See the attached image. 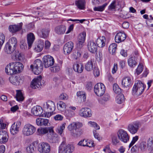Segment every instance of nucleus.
Masks as SVG:
<instances>
[{
	"mask_svg": "<svg viewBox=\"0 0 153 153\" xmlns=\"http://www.w3.org/2000/svg\"><path fill=\"white\" fill-rule=\"evenodd\" d=\"M23 69V65L19 62H11L7 65L5 68L6 73L9 75L20 73Z\"/></svg>",
	"mask_w": 153,
	"mask_h": 153,
	"instance_id": "obj_1",
	"label": "nucleus"
},
{
	"mask_svg": "<svg viewBox=\"0 0 153 153\" xmlns=\"http://www.w3.org/2000/svg\"><path fill=\"white\" fill-rule=\"evenodd\" d=\"M145 88L144 83L140 80H137L133 87L132 94L135 97H138L143 93Z\"/></svg>",
	"mask_w": 153,
	"mask_h": 153,
	"instance_id": "obj_2",
	"label": "nucleus"
},
{
	"mask_svg": "<svg viewBox=\"0 0 153 153\" xmlns=\"http://www.w3.org/2000/svg\"><path fill=\"white\" fill-rule=\"evenodd\" d=\"M74 147L72 145H66L65 141H63L59 148V153H72L74 150Z\"/></svg>",
	"mask_w": 153,
	"mask_h": 153,
	"instance_id": "obj_3",
	"label": "nucleus"
},
{
	"mask_svg": "<svg viewBox=\"0 0 153 153\" xmlns=\"http://www.w3.org/2000/svg\"><path fill=\"white\" fill-rule=\"evenodd\" d=\"M36 131V128L32 125L29 123L26 124L24 125L22 132L24 136H29L32 135Z\"/></svg>",
	"mask_w": 153,
	"mask_h": 153,
	"instance_id": "obj_4",
	"label": "nucleus"
},
{
	"mask_svg": "<svg viewBox=\"0 0 153 153\" xmlns=\"http://www.w3.org/2000/svg\"><path fill=\"white\" fill-rule=\"evenodd\" d=\"M43 65L42 62L39 59L35 60L33 65H31L30 68L33 70L36 75L39 74L42 70Z\"/></svg>",
	"mask_w": 153,
	"mask_h": 153,
	"instance_id": "obj_5",
	"label": "nucleus"
},
{
	"mask_svg": "<svg viewBox=\"0 0 153 153\" xmlns=\"http://www.w3.org/2000/svg\"><path fill=\"white\" fill-rule=\"evenodd\" d=\"M117 134L119 139L123 142L126 143L129 141V135L127 131L123 129H119L117 132Z\"/></svg>",
	"mask_w": 153,
	"mask_h": 153,
	"instance_id": "obj_6",
	"label": "nucleus"
},
{
	"mask_svg": "<svg viewBox=\"0 0 153 153\" xmlns=\"http://www.w3.org/2000/svg\"><path fill=\"white\" fill-rule=\"evenodd\" d=\"M140 126V125L139 121H135L129 124L127 129L131 134H134L137 133Z\"/></svg>",
	"mask_w": 153,
	"mask_h": 153,
	"instance_id": "obj_7",
	"label": "nucleus"
},
{
	"mask_svg": "<svg viewBox=\"0 0 153 153\" xmlns=\"http://www.w3.org/2000/svg\"><path fill=\"white\" fill-rule=\"evenodd\" d=\"M37 149L41 153H48L50 151L51 148L48 143L43 142L38 143Z\"/></svg>",
	"mask_w": 153,
	"mask_h": 153,
	"instance_id": "obj_8",
	"label": "nucleus"
},
{
	"mask_svg": "<svg viewBox=\"0 0 153 153\" xmlns=\"http://www.w3.org/2000/svg\"><path fill=\"white\" fill-rule=\"evenodd\" d=\"M43 64L45 68H48L53 65L54 63L53 58L50 55L44 56L43 58Z\"/></svg>",
	"mask_w": 153,
	"mask_h": 153,
	"instance_id": "obj_9",
	"label": "nucleus"
},
{
	"mask_svg": "<svg viewBox=\"0 0 153 153\" xmlns=\"http://www.w3.org/2000/svg\"><path fill=\"white\" fill-rule=\"evenodd\" d=\"M79 114L85 118L89 117L92 115L91 111L89 108H82L79 110Z\"/></svg>",
	"mask_w": 153,
	"mask_h": 153,
	"instance_id": "obj_10",
	"label": "nucleus"
},
{
	"mask_svg": "<svg viewBox=\"0 0 153 153\" xmlns=\"http://www.w3.org/2000/svg\"><path fill=\"white\" fill-rule=\"evenodd\" d=\"M43 107L44 109H46L48 111L52 113L54 111L56 108L54 102L51 100L48 101L44 103Z\"/></svg>",
	"mask_w": 153,
	"mask_h": 153,
	"instance_id": "obj_11",
	"label": "nucleus"
},
{
	"mask_svg": "<svg viewBox=\"0 0 153 153\" xmlns=\"http://www.w3.org/2000/svg\"><path fill=\"white\" fill-rule=\"evenodd\" d=\"M86 37V33L83 31L79 35L78 37V43L76 44L78 48H82L83 45Z\"/></svg>",
	"mask_w": 153,
	"mask_h": 153,
	"instance_id": "obj_12",
	"label": "nucleus"
},
{
	"mask_svg": "<svg viewBox=\"0 0 153 153\" xmlns=\"http://www.w3.org/2000/svg\"><path fill=\"white\" fill-rule=\"evenodd\" d=\"M50 31V29L48 28L39 29L37 30V33L40 37L46 38L48 36Z\"/></svg>",
	"mask_w": 153,
	"mask_h": 153,
	"instance_id": "obj_13",
	"label": "nucleus"
},
{
	"mask_svg": "<svg viewBox=\"0 0 153 153\" xmlns=\"http://www.w3.org/2000/svg\"><path fill=\"white\" fill-rule=\"evenodd\" d=\"M21 122L19 121L14 122L11 126L10 129L11 134L13 135L17 134L19 131V128L21 126Z\"/></svg>",
	"mask_w": 153,
	"mask_h": 153,
	"instance_id": "obj_14",
	"label": "nucleus"
},
{
	"mask_svg": "<svg viewBox=\"0 0 153 153\" xmlns=\"http://www.w3.org/2000/svg\"><path fill=\"white\" fill-rule=\"evenodd\" d=\"M52 134L53 132V130L52 127H50L44 128H38L37 130V133L38 135L40 136L48 133Z\"/></svg>",
	"mask_w": 153,
	"mask_h": 153,
	"instance_id": "obj_15",
	"label": "nucleus"
},
{
	"mask_svg": "<svg viewBox=\"0 0 153 153\" xmlns=\"http://www.w3.org/2000/svg\"><path fill=\"white\" fill-rule=\"evenodd\" d=\"M43 111L42 108L41 106L36 105L32 108L31 110V113L35 116L42 117Z\"/></svg>",
	"mask_w": 153,
	"mask_h": 153,
	"instance_id": "obj_16",
	"label": "nucleus"
},
{
	"mask_svg": "<svg viewBox=\"0 0 153 153\" xmlns=\"http://www.w3.org/2000/svg\"><path fill=\"white\" fill-rule=\"evenodd\" d=\"M74 48V43L71 42H69L64 45L63 48L64 53L65 55L69 54Z\"/></svg>",
	"mask_w": 153,
	"mask_h": 153,
	"instance_id": "obj_17",
	"label": "nucleus"
},
{
	"mask_svg": "<svg viewBox=\"0 0 153 153\" xmlns=\"http://www.w3.org/2000/svg\"><path fill=\"white\" fill-rule=\"evenodd\" d=\"M105 91V85L102 83H98L96 84V95L99 96H102Z\"/></svg>",
	"mask_w": 153,
	"mask_h": 153,
	"instance_id": "obj_18",
	"label": "nucleus"
},
{
	"mask_svg": "<svg viewBox=\"0 0 153 153\" xmlns=\"http://www.w3.org/2000/svg\"><path fill=\"white\" fill-rule=\"evenodd\" d=\"M9 80L11 83L15 85H19L22 82L21 78L17 76L10 77Z\"/></svg>",
	"mask_w": 153,
	"mask_h": 153,
	"instance_id": "obj_19",
	"label": "nucleus"
},
{
	"mask_svg": "<svg viewBox=\"0 0 153 153\" xmlns=\"http://www.w3.org/2000/svg\"><path fill=\"white\" fill-rule=\"evenodd\" d=\"M42 76H39L36 78H34L32 81L30 86L33 88L36 89L39 88L41 85Z\"/></svg>",
	"mask_w": 153,
	"mask_h": 153,
	"instance_id": "obj_20",
	"label": "nucleus"
},
{
	"mask_svg": "<svg viewBox=\"0 0 153 153\" xmlns=\"http://www.w3.org/2000/svg\"><path fill=\"white\" fill-rule=\"evenodd\" d=\"M9 138L7 132L6 131H0V143H4L7 142Z\"/></svg>",
	"mask_w": 153,
	"mask_h": 153,
	"instance_id": "obj_21",
	"label": "nucleus"
},
{
	"mask_svg": "<svg viewBox=\"0 0 153 153\" xmlns=\"http://www.w3.org/2000/svg\"><path fill=\"white\" fill-rule=\"evenodd\" d=\"M66 30V27L65 25H62L56 27L54 29L56 33L59 35L64 34Z\"/></svg>",
	"mask_w": 153,
	"mask_h": 153,
	"instance_id": "obj_22",
	"label": "nucleus"
},
{
	"mask_svg": "<svg viewBox=\"0 0 153 153\" xmlns=\"http://www.w3.org/2000/svg\"><path fill=\"white\" fill-rule=\"evenodd\" d=\"M126 37L125 34L121 31L118 33L115 36V40L116 42L119 43L124 41Z\"/></svg>",
	"mask_w": 153,
	"mask_h": 153,
	"instance_id": "obj_23",
	"label": "nucleus"
},
{
	"mask_svg": "<svg viewBox=\"0 0 153 153\" xmlns=\"http://www.w3.org/2000/svg\"><path fill=\"white\" fill-rule=\"evenodd\" d=\"M38 141H34L27 146L26 148L27 152L29 153H33L36 148H38Z\"/></svg>",
	"mask_w": 153,
	"mask_h": 153,
	"instance_id": "obj_24",
	"label": "nucleus"
},
{
	"mask_svg": "<svg viewBox=\"0 0 153 153\" xmlns=\"http://www.w3.org/2000/svg\"><path fill=\"white\" fill-rule=\"evenodd\" d=\"M94 144L93 142L89 140L84 139L79 141L78 145L83 146H86L89 147H92Z\"/></svg>",
	"mask_w": 153,
	"mask_h": 153,
	"instance_id": "obj_25",
	"label": "nucleus"
},
{
	"mask_svg": "<svg viewBox=\"0 0 153 153\" xmlns=\"http://www.w3.org/2000/svg\"><path fill=\"white\" fill-rule=\"evenodd\" d=\"M35 39V36L33 33H30L27 34V40L29 48H30L32 46Z\"/></svg>",
	"mask_w": 153,
	"mask_h": 153,
	"instance_id": "obj_26",
	"label": "nucleus"
},
{
	"mask_svg": "<svg viewBox=\"0 0 153 153\" xmlns=\"http://www.w3.org/2000/svg\"><path fill=\"white\" fill-rule=\"evenodd\" d=\"M73 68L74 71L78 73H82L83 69L82 64L77 62L74 64Z\"/></svg>",
	"mask_w": 153,
	"mask_h": 153,
	"instance_id": "obj_27",
	"label": "nucleus"
},
{
	"mask_svg": "<svg viewBox=\"0 0 153 153\" xmlns=\"http://www.w3.org/2000/svg\"><path fill=\"white\" fill-rule=\"evenodd\" d=\"M122 83L123 86L127 88L128 87L131 85L132 84V82L130 77H126L123 79Z\"/></svg>",
	"mask_w": 153,
	"mask_h": 153,
	"instance_id": "obj_28",
	"label": "nucleus"
},
{
	"mask_svg": "<svg viewBox=\"0 0 153 153\" xmlns=\"http://www.w3.org/2000/svg\"><path fill=\"white\" fill-rule=\"evenodd\" d=\"M22 24H19L18 25H11L9 27V30L10 32L12 33L16 32L22 29Z\"/></svg>",
	"mask_w": 153,
	"mask_h": 153,
	"instance_id": "obj_29",
	"label": "nucleus"
},
{
	"mask_svg": "<svg viewBox=\"0 0 153 153\" xmlns=\"http://www.w3.org/2000/svg\"><path fill=\"white\" fill-rule=\"evenodd\" d=\"M134 146H136L138 152H143L146 150V143L145 142H142L141 143L138 142Z\"/></svg>",
	"mask_w": 153,
	"mask_h": 153,
	"instance_id": "obj_30",
	"label": "nucleus"
},
{
	"mask_svg": "<svg viewBox=\"0 0 153 153\" xmlns=\"http://www.w3.org/2000/svg\"><path fill=\"white\" fill-rule=\"evenodd\" d=\"M16 47L6 43L5 47V52L8 54L13 53L15 50Z\"/></svg>",
	"mask_w": 153,
	"mask_h": 153,
	"instance_id": "obj_31",
	"label": "nucleus"
},
{
	"mask_svg": "<svg viewBox=\"0 0 153 153\" xmlns=\"http://www.w3.org/2000/svg\"><path fill=\"white\" fill-rule=\"evenodd\" d=\"M75 4L80 10H83L85 8L86 2L85 0H77L75 1Z\"/></svg>",
	"mask_w": 153,
	"mask_h": 153,
	"instance_id": "obj_32",
	"label": "nucleus"
},
{
	"mask_svg": "<svg viewBox=\"0 0 153 153\" xmlns=\"http://www.w3.org/2000/svg\"><path fill=\"white\" fill-rule=\"evenodd\" d=\"M105 39L104 36H100L96 40V45L100 48H102L105 45Z\"/></svg>",
	"mask_w": 153,
	"mask_h": 153,
	"instance_id": "obj_33",
	"label": "nucleus"
},
{
	"mask_svg": "<svg viewBox=\"0 0 153 153\" xmlns=\"http://www.w3.org/2000/svg\"><path fill=\"white\" fill-rule=\"evenodd\" d=\"M48 120L45 119L38 118L36 119V123L38 126H47L48 123Z\"/></svg>",
	"mask_w": 153,
	"mask_h": 153,
	"instance_id": "obj_34",
	"label": "nucleus"
},
{
	"mask_svg": "<svg viewBox=\"0 0 153 153\" xmlns=\"http://www.w3.org/2000/svg\"><path fill=\"white\" fill-rule=\"evenodd\" d=\"M88 48L91 53H94L96 52V44L94 42L92 41L89 42Z\"/></svg>",
	"mask_w": 153,
	"mask_h": 153,
	"instance_id": "obj_35",
	"label": "nucleus"
},
{
	"mask_svg": "<svg viewBox=\"0 0 153 153\" xmlns=\"http://www.w3.org/2000/svg\"><path fill=\"white\" fill-rule=\"evenodd\" d=\"M78 48L76 46V48L74 52L73 53V57L76 59L80 57L82 54V52L81 48Z\"/></svg>",
	"mask_w": 153,
	"mask_h": 153,
	"instance_id": "obj_36",
	"label": "nucleus"
},
{
	"mask_svg": "<svg viewBox=\"0 0 153 153\" xmlns=\"http://www.w3.org/2000/svg\"><path fill=\"white\" fill-rule=\"evenodd\" d=\"M109 99V96L108 94H105L102 98H100L98 99L99 102L102 105H104L105 102L108 101Z\"/></svg>",
	"mask_w": 153,
	"mask_h": 153,
	"instance_id": "obj_37",
	"label": "nucleus"
},
{
	"mask_svg": "<svg viewBox=\"0 0 153 153\" xmlns=\"http://www.w3.org/2000/svg\"><path fill=\"white\" fill-rule=\"evenodd\" d=\"M128 63L130 67H134L137 64L136 61L134 59V57L131 56L129 58L128 60Z\"/></svg>",
	"mask_w": 153,
	"mask_h": 153,
	"instance_id": "obj_38",
	"label": "nucleus"
},
{
	"mask_svg": "<svg viewBox=\"0 0 153 153\" xmlns=\"http://www.w3.org/2000/svg\"><path fill=\"white\" fill-rule=\"evenodd\" d=\"M44 46V43L43 41H39L38 42V44L35 47V50L39 52L41 51Z\"/></svg>",
	"mask_w": 153,
	"mask_h": 153,
	"instance_id": "obj_39",
	"label": "nucleus"
},
{
	"mask_svg": "<svg viewBox=\"0 0 153 153\" xmlns=\"http://www.w3.org/2000/svg\"><path fill=\"white\" fill-rule=\"evenodd\" d=\"M94 62V59H91L90 61H88L85 66V69L88 71H91L93 68V63Z\"/></svg>",
	"mask_w": 153,
	"mask_h": 153,
	"instance_id": "obj_40",
	"label": "nucleus"
},
{
	"mask_svg": "<svg viewBox=\"0 0 153 153\" xmlns=\"http://www.w3.org/2000/svg\"><path fill=\"white\" fill-rule=\"evenodd\" d=\"M50 136L48 137L50 139V141L52 143H55L58 140L57 135L54 133V132L52 134L49 133Z\"/></svg>",
	"mask_w": 153,
	"mask_h": 153,
	"instance_id": "obj_41",
	"label": "nucleus"
},
{
	"mask_svg": "<svg viewBox=\"0 0 153 153\" xmlns=\"http://www.w3.org/2000/svg\"><path fill=\"white\" fill-rule=\"evenodd\" d=\"M124 97L122 94H119L116 98V101L118 104H121L124 101Z\"/></svg>",
	"mask_w": 153,
	"mask_h": 153,
	"instance_id": "obj_42",
	"label": "nucleus"
},
{
	"mask_svg": "<svg viewBox=\"0 0 153 153\" xmlns=\"http://www.w3.org/2000/svg\"><path fill=\"white\" fill-rule=\"evenodd\" d=\"M112 142L114 145H116L120 143V140L119 139L117 135L113 134L111 136Z\"/></svg>",
	"mask_w": 153,
	"mask_h": 153,
	"instance_id": "obj_43",
	"label": "nucleus"
},
{
	"mask_svg": "<svg viewBox=\"0 0 153 153\" xmlns=\"http://www.w3.org/2000/svg\"><path fill=\"white\" fill-rule=\"evenodd\" d=\"M117 44L115 43H112L111 44L108 48L109 53L112 54L114 53L117 49Z\"/></svg>",
	"mask_w": 153,
	"mask_h": 153,
	"instance_id": "obj_44",
	"label": "nucleus"
},
{
	"mask_svg": "<svg viewBox=\"0 0 153 153\" xmlns=\"http://www.w3.org/2000/svg\"><path fill=\"white\" fill-rule=\"evenodd\" d=\"M66 123H64L59 126H58L56 129V132L61 136H62L63 130L65 128Z\"/></svg>",
	"mask_w": 153,
	"mask_h": 153,
	"instance_id": "obj_45",
	"label": "nucleus"
},
{
	"mask_svg": "<svg viewBox=\"0 0 153 153\" xmlns=\"http://www.w3.org/2000/svg\"><path fill=\"white\" fill-rule=\"evenodd\" d=\"M15 55L16 58H18L20 61H23L25 58V56L22 53H19L18 51H15Z\"/></svg>",
	"mask_w": 153,
	"mask_h": 153,
	"instance_id": "obj_46",
	"label": "nucleus"
},
{
	"mask_svg": "<svg viewBox=\"0 0 153 153\" xmlns=\"http://www.w3.org/2000/svg\"><path fill=\"white\" fill-rule=\"evenodd\" d=\"M16 98V100L19 101H22L24 100V98L23 95V94L21 91H17Z\"/></svg>",
	"mask_w": 153,
	"mask_h": 153,
	"instance_id": "obj_47",
	"label": "nucleus"
},
{
	"mask_svg": "<svg viewBox=\"0 0 153 153\" xmlns=\"http://www.w3.org/2000/svg\"><path fill=\"white\" fill-rule=\"evenodd\" d=\"M17 43V41L16 38L14 37H12L10 39L9 42L7 43L16 47Z\"/></svg>",
	"mask_w": 153,
	"mask_h": 153,
	"instance_id": "obj_48",
	"label": "nucleus"
},
{
	"mask_svg": "<svg viewBox=\"0 0 153 153\" xmlns=\"http://www.w3.org/2000/svg\"><path fill=\"white\" fill-rule=\"evenodd\" d=\"M57 107L59 110L62 111L65 109L66 106L65 103L62 101H60L57 103Z\"/></svg>",
	"mask_w": 153,
	"mask_h": 153,
	"instance_id": "obj_49",
	"label": "nucleus"
},
{
	"mask_svg": "<svg viewBox=\"0 0 153 153\" xmlns=\"http://www.w3.org/2000/svg\"><path fill=\"white\" fill-rule=\"evenodd\" d=\"M113 90L116 94H119L121 93V89L118 85L116 84H114L113 85Z\"/></svg>",
	"mask_w": 153,
	"mask_h": 153,
	"instance_id": "obj_50",
	"label": "nucleus"
},
{
	"mask_svg": "<svg viewBox=\"0 0 153 153\" xmlns=\"http://www.w3.org/2000/svg\"><path fill=\"white\" fill-rule=\"evenodd\" d=\"M82 133V130L80 129H76L75 130V133L72 132L71 135L74 137L79 136Z\"/></svg>",
	"mask_w": 153,
	"mask_h": 153,
	"instance_id": "obj_51",
	"label": "nucleus"
},
{
	"mask_svg": "<svg viewBox=\"0 0 153 153\" xmlns=\"http://www.w3.org/2000/svg\"><path fill=\"white\" fill-rule=\"evenodd\" d=\"M69 108L70 110L68 111V116L69 117H72L74 115V113L73 111L71 110L75 111L76 109V107L74 106H70L69 107Z\"/></svg>",
	"mask_w": 153,
	"mask_h": 153,
	"instance_id": "obj_52",
	"label": "nucleus"
},
{
	"mask_svg": "<svg viewBox=\"0 0 153 153\" xmlns=\"http://www.w3.org/2000/svg\"><path fill=\"white\" fill-rule=\"evenodd\" d=\"M76 95L78 97H80V98L83 99V101H85L86 96L85 93L83 91H79L77 92L76 93Z\"/></svg>",
	"mask_w": 153,
	"mask_h": 153,
	"instance_id": "obj_53",
	"label": "nucleus"
},
{
	"mask_svg": "<svg viewBox=\"0 0 153 153\" xmlns=\"http://www.w3.org/2000/svg\"><path fill=\"white\" fill-rule=\"evenodd\" d=\"M143 69V65L140 64L136 70V73L138 75L140 74L142 72Z\"/></svg>",
	"mask_w": 153,
	"mask_h": 153,
	"instance_id": "obj_54",
	"label": "nucleus"
},
{
	"mask_svg": "<svg viewBox=\"0 0 153 153\" xmlns=\"http://www.w3.org/2000/svg\"><path fill=\"white\" fill-rule=\"evenodd\" d=\"M139 137L136 136L132 138V140L129 145V148H130L138 140Z\"/></svg>",
	"mask_w": 153,
	"mask_h": 153,
	"instance_id": "obj_55",
	"label": "nucleus"
},
{
	"mask_svg": "<svg viewBox=\"0 0 153 153\" xmlns=\"http://www.w3.org/2000/svg\"><path fill=\"white\" fill-rule=\"evenodd\" d=\"M108 4L105 3L102 5L98 6L96 7V11L102 12L105 9V7L107 6Z\"/></svg>",
	"mask_w": 153,
	"mask_h": 153,
	"instance_id": "obj_56",
	"label": "nucleus"
},
{
	"mask_svg": "<svg viewBox=\"0 0 153 153\" xmlns=\"http://www.w3.org/2000/svg\"><path fill=\"white\" fill-rule=\"evenodd\" d=\"M5 36L2 33H0V49L4 42Z\"/></svg>",
	"mask_w": 153,
	"mask_h": 153,
	"instance_id": "obj_57",
	"label": "nucleus"
},
{
	"mask_svg": "<svg viewBox=\"0 0 153 153\" xmlns=\"http://www.w3.org/2000/svg\"><path fill=\"white\" fill-rule=\"evenodd\" d=\"M92 82H86L85 85V89L88 91H90L92 89Z\"/></svg>",
	"mask_w": 153,
	"mask_h": 153,
	"instance_id": "obj_58",
	"label": "nucleus"
},
{
	"mask_svg": "<svg viewBox=\"0 0 153 153\" xmlns=\"http://www.w3.org/2000/svg\"><path fill=\"white\" fill-rule=\"evenodd\" d=\"M68 128L70 131H72L73 130H76V126L75 125V123L74 122L70 124L68 126Z\"/></svg>",
	"mask_w": 153,
	"mask_h": 153,
	"instance_id": "obj_59",
	"label": "nucleus"
},
{
	"mask_svg": "<svg viewBox=\"0 0 153 153\" xmlns=\"http://www.w3.org/2000/svg\"><path fill=\"white\" fill-rule=\"evenodd\" d=\"M60 70V67L59 65H55L53 67L50 68V70L51 72H56L59 71Z\"/></svg>",
	"mask_w": 153,
	"mask_h": 153,
	"instance_id": "obj_60",
	"label": "nucleus"
},
{
	"mask_svg": "<svg viewBox=\"0 0 153 153\" xmlns=\"http://www.w3.org/2000/svg\"><path fill=\"white\" fill-rule=\"evenodd\" d=\"M102 59V51H100L99 52L98 55L96 57V60L99 62H100Z\"/></svg>",
	"mask_w": 153,
	"mask_h": 153,
	"instance_id": "obj_61",
	"label": "nucleus"
},
{
	"mask_svg": "<svg viewBox=\"0 0 153 153\" xmlns=\"http://www.w3.org/2000/svg\"><path fill=\"white\" fill-rule=\"evenodd\" d=\"M147 145L148 146L151 148L153 147V138H149L147 142Z\"/></svg>",
	"mask_w": 153,
	"mask_h": 153,
	"instance_id": "obj_62",
	"label": "nucleus"
},
{
	"mask_svg": "<svg viewBox=\"0 0 153 153\" xmlns=\"http://www.w3.org/2000/svg\"><path fill=\"white\" fill-rule=\"evenodd\" d=\"M52 112H45L43 113L42 115V117H45L49 118L50 117L51 115V113Z\"/></svg>",
	"mask_w": 153,
	"mask_h": 153,
	"instance_id": "obj_63",
	"label": "nucleus"
},
{
	"mask_svg": "<svg viewBox=\"0 0 153 153\" xmlns=\"http://www.w3.org/2000/svg\"><path fill=\"white\" fill-rule=\"evenodd\" d=\"M74 28V25L72 24L68 28V29L66 32V34H68L70 33L71 31L73 30Z\"/></svg>",
	"mask_w": 153,
	"mask_h": 153,
	"instance_id": "obj_64",
	"label": "nucleus"
}]
</instances>
